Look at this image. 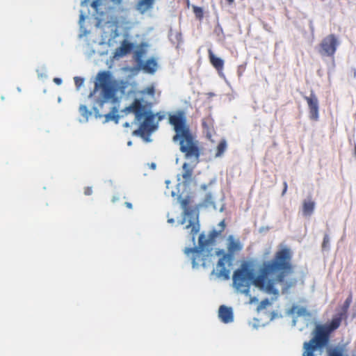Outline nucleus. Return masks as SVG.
Listing matches in <instances>:
<instances>
[{
	"label": "nucleus",
	"instance_id": "6",
	"mask_svg": "<svg viewBox=\"0 0 356 356\" xmlns=\"http://www.w3.org/2000/svg\"><path fill=\"white\" fill-rule=\"evenodd\" d=\"M241 249L242 245L239 239H235L232 236H229L227 238L228 253L225 254L223 250L217 252L218 255H222L217 264L219 277L225 280L229 278L230 270L229 267L232 264V255L241 251Z\"/></svg>",
	"mask_w": 356,
	"mask_h": 356
},
{
	"label": "nucleus",
	"instance_id": "30",
	"mask_svg": "<svg viewBox=\"0 0 356 356\" xmlns=\"http://www.w3.org/2000/svg\"><path fill=\"white\" fill-rule=\"evenodd\" d=\"M219 225L221 227V229L220 230V232L223 231L225 227H226V225L225 224V221L224 220H222L220 223H219Z\"/></svg>",
	"mask_w": 356,
	"mask_h": 356
},
{
	"label": "nucleus",
	"instance_id": "15",
	"mask_svg": "<svg viewBox=\"0 0 356 356\" xmlns=\"http://www.w3.org/2000/svg\"><path fill=\"white\" fill-rule=\"evenodd\" d=\"M209 58L211 65L218 72H221L223 69L224 61L222 58L216 56L211 49H209Z\"/></svg>",
	"mask_w": 356,
	"mask_h": 356
},
{
	"label": "nucleus",
	"instance_id": "20",
	"mask_svg": "<svg viewBox=\"0 0 356 356\" xmlns=\"http://www.w3.org/2000/svg\"><path fill=\"white\" fill-rule=\"evenodd\" d=\"M91 6L95 9L97 14H99L100 15H103V11L99 12V9H101L100 7L103 6L102 0H92Z\"/></svg>",
	"mask_w": 356,
	"mask_h": 356
},
{
	"label": "nucleus",
	"instance_id": "41",
	"mask_svg": "<svg viewBox=\"0 0 356 356\" xmlns=\"http://www.w3.org/2000/svg\"><path fill=\"white\" fill-rule=\"evenodd\" d=\"M151 167H154V168H155V164H152V165H151Z\"/></svg>",
	"mask_w": 356,
	"mask_h": 356
},
{
	"label": "nucleus",
	"instance_id": "33",
	"mask_svg": "<svg viewBox=\"0 0 356 356\" xmlns=\"http://www.w3.org/2000/svg\"><path fill=\"white\" fill-rule=\"evenodd\" d=\"M218 232H216V231H213L211 233V236L212 238H214L215 236H218Z\"/></svg>",
	"mask_w": 356,
	"mask_h": 356
},
{
	"label": "nucleus",
	"instance_id": "4",
	"mask_svg": "<svg viewBox=\"0 0 356 356\" xmlns=\"http://www.w3.org/2000/svg\"><path fill=\"white\" fill-rule=\"evenodd\" d=\"M124 111L135 115V122L139 124V128L133 131L134 135L143 138L149 136L158 127V123L164 119L161 113L154 114L149 110L145 101L136 98L130 106L125 107Z\"/></svg>",
	"mask_w": 356,
	"mask_h": 356
},
{
	"label": "nucleus",
	"instance_id": "37",
	"mask_svg": "<svg viewBox=\"0 0 356 356\" xmlns=\"http://www.w3.org/2000/svg\"><path fill=\"white\" fill-rule=\"evenodd\" d=\"M168 222L169 223H173L175 222V220L173 218H168Z\"/></svg>",
	"mask_w": 356,
	"mask_h": 356
},
{
	"label": "nucleus",
	"instance_id": "39",
	"mask_svg": "<svg viewBox=\"0 0 356 356\" xmlns=\"http://www.w3.org/2000/svg\"><path fill=\"white\" fill-rule=\"evenodd\" d=\"M124 127H129V123L128 122H125L124 124Z\"/></svg>",
	"mask_w": 356,
	"mask_h": 356
},
{
	"label": "nucleus",
	"instance_id": "28",
	"mask_svg": "<svg viewBox=\"0 0 356 356\" xmlns=\"http://www.w3.org/2000/svg\"><path fill=\"white\" fill-rule=\"evenodd\" d=\"M113 5L115 6H120L122 0H111Z\"/></svg>",
	"mask_w": 356,
	"mask_h": 356
},
{
	"label": "nucleus",
	"instance_id": "38",
	"mask_svg": "<svg viewBox=\"0 0 356 356\" xmlns=\"http://www.w3.org/2000/svg\"><path fill=\"white\" fill-rule=\"evenodd\" d=\"M229 3V4H232L234 2V0H226Z\"/></svg>",
	"mask_w": 356,
	"mask_h": 356
},
{
	"label": "nucleus",
	"instance_id": "36",
	"mask_svg": "<svg viewBox=\"0 0 356 356\" xmlns=\"http://www.w3.org/2000/svg\"><path fill=\"white\" fill-rule=\"evenodd\" d=\"M257 299L255 297L250 298V303H252L253 302H255V301H257Z\"/></svg>",
	"mask_w": 356,
	"mask_h": 356
},
{
	"label": "nucleus",
	"instance_id": "5",
	"mask_svg": "<svg viewBox=\"0 0 356 356\" xmlns=\"http://www.w3.org/2000/svg\"><path fill=\"white\" fill-rule=\"evenodd\" d=\"M100 90V95L97 103L102 106L104 102L115 99V93L118 92V87L112 79L110 72L103 71L97 74L95 82L94 90L89 95V97L95 95L97 90Z\"/></svg>",
	"mask_w": 356,
	"mask_h": 356
},
{
	"label": "nucleus",
	"instance_id": "1",
	"mask_svg": "<svg viewBox=\"0 0 356 356\" xmlns=\"http://www.w3.org/2000/svg\"><path fill=\"white\" fill-rule=\"evenodd\" d=\"M292 257L293 252L289 248L278 250L272 259L260 264L257 276L250 263H241L232 275L234 288L249 296L250 286L254 284L267 294L277 297L279 291L276 284H280L282 293H286L297 283L296 278L290 277L294 272Z\"/></svg>",
	"mask_w": 356,
	"mask_h": 356
},
{
	"label": "nucleus",
	"instance_id": "27",
	"mask_svg": "<svg viewBox=\"0 0 356 356\" xmlns=\"http://www.w3.org/2000/svg\"><path fill=\"white\" fill-rule=\"evenodd\" d=\"M84 194L86 195H91L92 194V187H86L84 189Z\"/></svg>",
	"mask_w": 356,
	"mask_h": 356
},
{
	"label": "nucleus",
	"instance_id": "21",
	"mask_svg": "<svg viewBox=\"0 0 356 356\" xmlns=\"http://www.w3.org/2000/svg\"><path fill=\"white\" fill-rule=\"evenodd\" d=\"M193 10L196 18L201 20L203 18V10L202 7L193 6Z\"/></svg>",
	"mask_w": 356,
	"mask_h": 356
},
{
	"label": "nucleus",
	"instance_id": "26",
	"mask_svg": "<svg viewBox=\"0 0 356 356\" xmlns=\"http://www.w3.org/2000/svg\"><path fill=\"white\" fill-rule=\"evenodd\" d=\"M330 242V238L327 234H325L323 239L322 248H327Z\"/></svg>",
	"mask_w": 356,
	"mask_h": 356
},
{
	"label": "nucleus",
	"instance_id": "13",
	"mask_svg": "<svg viewBox=\"0 0 356 356\" xmlns=\"http://www.w3.org/2000/svg\"><path fill=\"white\" fill-rule=\"evenodd\" d=\"M156 0H138L136 9L140 14L143 15L150 10L154 6Z\"/></svg>",
	"mask_w": 356,
	"mask_h": 356
},
{
	"label": "nucleus",
	"instance_id": "10",
	"mask_svg": "<svg viewBox=\"0 0 356 356\" xmlns=\"http://www.w3.org/2000/svg\"><path fill=\"white\" fill-rule=\"evenodd\" d=\"M304 99L307 100L309 106L310 119L314 121H318L319 118L318 97L313 92H312L309 97H305Z\"/></svg>",
	"mask_w": 356,
	"mask_h": 356
},
{
	"label": "nucleus",
	"instance_id": "40",
	"mask_svg": "<svg viewBox=\"0 0 356 356\" xmlns=\"http://www.w3.org/2000/svg\"><path fill=\"white\" fill-rule=\"evenodd\" d=\"M355 156H356V145H355Z\"/></svg>",
	"mask_w": 356,
	"mask_h": 356
},
{
	"label": "nucleus",
	"instance_id": "25",
	"mask_svg": "<svg viewBox=\"0 0 356 356\" xmlns=\"http://www.w3.org/2000/svg\"><path fill=\"white\" fill-rule=\"evenodd\" d=\"M84 80L82 78L76 76L74 77V83L77 88H79L83 84Z\"/></svg>",
	"mask_w": 356,
	"mask_h": 356
},
{
	"label": "nucleus",
	"instance_id": "22",
	"mask_svg": "<svg viewBox=\"0 0 356 356\" xmlns=\"http://www.w3.org/2000/svg\"><path fill=\"white\" fill-rule=\"evenodd\" d=\"M270 305V302L268 300V298H266L260 302L259 305H258L257 309H264L266 307L267 305Z\"/></svg>",
	"mask_w": 356,
	"mask_h": 356
},
{
	"label": "nucleus",
	"instance_id": "18",
	"mask_svg": "<svg viewBox=\"0 0 356 356\" xmlns=\"http://www.w3.org/2000/svg\"><path fill=\"white\" fill-rule=\"evenodd\" d=\"M327 356H344V348L341 346H334L327 350Z\"/></svg>",
	"mask_w": 356,
	"mask_h": 356
},
{
	"label": "nucleus",
	"instance_id": "29",
	"mask_svg": "<svg viewBox=\"0 0 356 356\" xmlns=\"http://www.w3.org/2000/svg\"><path fill=\"white\" fill-rule=\"evenodd\" d=\"M283 186H284V188H283V191H282V196L284 195V194L286 193V190H287V184H286V181H284L283 183Z\"/></svg>",
	"mask_w": 356,
	"mask_h": 356
},
{
	"label": "nucleus",
	"instance_id": "9",
	"mask_svg": "<svg viewBox=\"0 0 356 356\" xmlns=\"http://www.w3.org/2000/svg\"><path fill=\"white\" fill-rule=\"evenodd\" d=\"M339 41L334 34H330L321 40L319 44V54L321 56L334 58Z\"/></svg>",
	"mask_w": 356,
	"mask_h": 356
},
{
	"label": "nucleus",
	"instance_id": "12",
	"mask_svg": "<svg viewBox=\"0 0 356 356\" xmlns=\"http://www.w3.org/2000/svg\"><path fill=\"white\" fill-rule=\"evenodd\" d=\"M218 316L224 323L233 321V312L231 307L222 305L219 307Z\"/></svg>",
	"mask_w": 356,
	"mask_h": 356
},
{
	"label": "nucleus",
	"instance_id": "8",
	"mask_svg": "<svg viewBox=\"0 0 356 356\" xmlns=\"http://www.w3.org/2000/svg\"><path fill=\"white\" fill-rule=\"evenodd\" d=\"M190 204L191 198L189 197L184 198L181 201V205L184 209V216L181 223L186 224L185 229L189 231V234L194 241L195 236L200 232V223L198 222L197 213Z\"/></svg>",
	"mask_w": 356,
	"mask_h": 356
},
{
	"label": "nucleus",
	"instance_id": "32",
	"mask_svg": "<svg viewBox=\"0 0 356 356\" xmlns=\"http://www.w3.org/2000/svg\"><path fill=\"white\" fill-rule=\"evenodd\" d=\"M53 81H54L57 85H60L62 82L60 78H55L53 79Z\"/></svg>",
	"mask_w": 356,
	"mask_h": 356
},
{
	"label": "nucleus",
	"instance_id": "17",
	"mask_svg": "<svg viewBox=\"0 0 356 356\" xmlns=\"http://www.w3.org/2000/svg\"><path fill=\"white\" fill-rule=\"evenodd\" d=\"M315 207V203L310 198L304 200L302 205V212L304 216H310L312 215Z\"/></svg>",
	"mask_w": 356,
	"mask_h": 356
},
{
	"label": "nucleus",
	"instance_id": "2",
	"mask_svg": "<svg viewBox=\"0 0 356 356\" xmlns=\"http://www.w3.org/2000/svg\"><path fill=\"white\" fill-rule=\"evenodd\" d=\"M353 302V293L350 292L346 299L341 312L332 316L331 321L325 324H318L312 331V338L303 343V356H314V351L326 347L330 340L331 334L340 327L343 320L346 318L347 312Z\"/></svg>",
	"mask_w": 356,
	"mask_h": 356
},
{
	"label": "nucleus",
	"instance_id": "11",
	"mask_svg": "<svg viewBox=\"0 0 356 356\" xmlns=\"http://www.w3.org/2000/svg\"><path fill=\"white\" fill-rule=\"evenodd\" d=\"M140 57L141 52H138L136 56V61L138 62V65L143 70V72L149 74L155 73L157 68V63L156 60L153 58H151L147 59L145 63H143L140 59Z\"/></svg>",
	"mask_w": 356,
	"mask_h": 356
},
{
	"label": "nucleus",
	"instance_id": "24",
	"mask_svg": "<svg viewBox=\"0 0 356 356\" xmlns=\"http://www.w3.org/2000/svg\"><path fill=\"white\" fill-rule=\"evenodd\" d=\"M143 92L152 97H154L155 95V88L154 86H148L145 89V90H143Z\"/></svg>",
	"mask_w": 356,
	"mask_h": 356
},
{
	"label": "nucleus",
	"instance_id": "7",
	"mask_svg": "<svg viewBox=\"0 0 356 356\" xmlns=\"http://www.w3.org/2000/svg\"><path fill=\"white\" fill-rule=\"evenodd\" d=\"M209 240L206 238L203 234L199 236L198 248H185L184 252L187 256H191V260L193 267L202 266L207 268L210 266L212 261V254L204 250V248L208 245Z\"/></svg>",
	"mask_w": 356,
	"mask_h": 356
},
{
	"label": "nucleus",
	"instance_id": "3",
	"mask_svg": "<svg viewBox=\"0 0 356 356\" xmlns=\"http://www.w3.org/2000/svg\"><path fill=\"white\" fill-rule=\"evenodd\" d=\"M168 122L175 131L173 140L179 143V150L184 154L185 159L197 163L200 161L202 149L200 143L195 140L190 125L187 123L184 111H177L170 115Z\"/></svg>",
	"mask_w": 356,
	"mask_h": 356
},
{
	"label": "nucleus",
	"instance_id": "34",
	"mask_svg": "<svg viewBox=\"0 0 356 356\" xmlns=\"http://www.w3.org/2000/svg\"><path fill=\"white\" fill-rule=\"evenodd\" d=\"M124 205H125L126 207H127L129 209H131L132 208V204L130 202H125Z\"/></svg>",
	"mask_w": 356,
	"mask_h": 356
},
{
	"label": "nucleus",
	"instance_id": "35",
	"mask_svg": "<svg viewBox=\"0 0 356 356\" xmlns=\"http://www.w3.org/2000/svg\"><path fill=\"white\" fill-rule=\"evenodd\" d=\"M84 19H85V17H84L83 14L80 15L79 21L83 22V21H84Z\"/></svg>",
	"mask_w": 356,
	"mask_h": 356
},
{
	"label": "nucleus",
	"instance_id": "19",
	"mask_svg": "<svg viewBox=\"0 0 356 356\" xmlns=\"http://www.w3.org/2000/svg\"><path fill=\"white\" fill-rule=\"evenodd\" d=\"M227 149V142L225 140L222 139L220 141L218 147L217 152H216L215 156L219 157L222 156L223 153L226 151Z\"/></svg>",
	"mask_w": 356,
	"mask_h": 356
},
{
	"label": "nucleus",
	"instance_id": "16",
	"mask_svg": "<svg viewBox=\"0 0 356 356\" xmlns=\"http://www.w3.org/2000/svg\"><path fill=\"white\" fill-rule=\"evenodd\" d=\"M182 177L184 179V182L185 184H187L192 181L194 166H192L187 163H184L182 165Z\"/></svg>",
	"mask_w": 356,
	"mask_h": 356
},
{
	"label": "nucleus",
	"instance_id": "42",
	"mask_svg": "<svg viewBox=\"0 0 356 356\" xmlns=\"http://www.w3.org/2000/svg\"><path fill=\"white\" fill-rule=\"evenodd\" d=\"M151 167H154V168H155V164H152V165H151Z\"/></svg>",
	"mask_w": 356,
	"mask_h": 356
},
{
	"label": "nucleus",
	"instance_id": "14",
	"mask_svg": "<svg viewBox=\"0 0 356 356\" xmlns=\"http://www.w3.org/2000/svg\"><path fill=\"white\" fill-rule=\"evenodd\" d=\"M133 48V44L127 40H124L120 47L115 51V56H124L129 54Z\"/></svg>",
	"mask_w": 356,
	"mask_h": 356
},
{
	"label": "nucleus",
	"instance_id": "31",
	"mask_svg": "<svg viewBox=\"0 0 356 356\" xmlns=\"http://www.w3.org/2000/svg\"><path fill=\"white\" fill-rule=\"evenodd\" d=\"M105 117L107 120H113L115 118V116L113 115L111 113L106 114Z\"/></svg>",
	"mask_w": 356,
	"mask_h": 356
},
{
	"label": "nucleus",
	"instance_id": "23",
	"mask_svg": "<svg viewBox=\"0 0 356 356\" xmlns=\"http://www.w3.org/2000/svg\"><path fill=\"white\" fill-rule=\"evenodd\" d=\"M79 111L80 114L81 115H83V117H87L88 115L89 114V112H88V108L86 106H84V105L79 106Z\"/></svg>",
	"mask_w": 356,
	"mask_h": 356
}]
</instances>
